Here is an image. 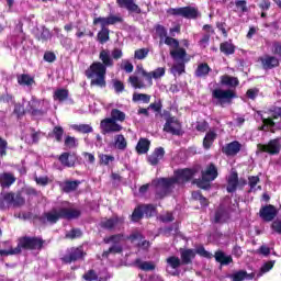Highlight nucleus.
<instances>
[{"label":"nucleus","instance_id":"11","mask_svg":"<svg viewBox=\"0 0 281 281\" xmlns=\"http://www.w3.org/2000/svg\"><path fill=\"white\" fill-rule=\"evenodd\" d=\"M259 216L266 223H271L278 216V209L273 204H267L260 209Z\"/></svg>","mask_w":281,"mask_h":281},{"label":"nucleus","instance_id":"42","mask_svg":"<svg viewBox=\"0 0 281 281\" xmlns=\"http://www.w3.org/2000/svg\"><path fill=\"white\" fill-rule=\"evenodd\" d=\"M124 251V248H122V245L120 244H113L108 250L102 252V258H109L111 254H122Z\"/></svg>","mask_w":281,"mask_h":281},{"label":"nucleus","instance_id":"28","mask_svg":"<svg viewBox=\"0 0 281 281\" xmlns=\"http://www.w3.org/2000/svg\"><path fill=\"white\" fill-rule=\"evenodd\" d=\"M14 203V193L7 192L0 194V210H5L9 205Z\"/></svg>","mask_w":281,"mask_h":281},{"label":"nucleus","instance_id":"23","mask_svg":"<svg viewBox=\"0 0 281 281\" xmlns=\"http://www.w3.org/2000/svg\"><path fill=\"white\" fill-rule=\"evenodd\" d=\"M180 261L182 265H192V260L196 258V251L192 248L180 250Z\"/></svg>","mask_w":281,"mask_h":281},{"label":"nucleus","instance_id":"43","mask_svg":"<svg viewBox=\"0 0 281 281\" xmlns=\"http://www.w3.org/2000/svg\"><path fill=\"white\" fill-rule=\"evenodd\" d=\"M110 119H112L116 123L124 122L126 120V113H124L120 109H112Z\"/></svg>","mask_w":281,"mask_h":281},{"label":"nucleus","instance_id":"7","mask_svg":"<svg viewBox=\"0 0 281 281\" xmlns=\"http://www.w3.org/2000/svg\"><path fill=\"white\" fill-rule=\"evenodd\" d=\"M179 183V178H160L157 180L158 188H161V192L156 193V199H165L166 195L172 192V188Z\"/></svg>","mask_w":281,"mask_h":281},{"label":"nucleus","instance_id":"62","mask_svg":"<svg viewBox=\"0 0 281 281\" xmlns=\"http://www.w3.org/2000/svg\"><path fill=\"white\" fill-rule=\"evenodd\" d=\"M165 45H168V47H173V49L179 47V40L172 37V36H167L164 40Z\"/></svg>","mask_w":281,"mask_h":281},{"label":"nucleus","instance_id":"36","mask_svg":"<svg viewBox=\"0 0 281 281\" xmlns=\"http://www.w3.org/2000/svg\"><path fill=\"white\" fill-rule=\"evenodd\" d=\"M220 52L225 56H232L233 54H236V45L232 42H223L220 44Z\"/></svg>","mask_w":281,"mask_h":281},{"label":"nucleus","instance_id":"2","mask_svg":"<svg viewBox=\"0 0 281 281\" xmlns=\"http://www.w3.org/2000/svg\"><path fill=\"white\" fill-rule=\"evenodd\" d=\"M80 210L76 209H68V207H60L58 211L56 209H53L52 212L44 213L45 218L48 223H52V225L58 223V221H74V218H80L81 216Z\"/></svg>","mask_w":281,"mask_h":281},{"label":"nucleus","instance_id":"50","mask_svg":"<svg viewBox=\"0 0 281 281\" xmlns=\"http://www.w3.org/2000/svg\"><path fill=\"white\" fill-rule=\"evenodd\" d=\"M267 114L271 115L272 120H281V106L273 105L267 110Z\"/></svg>","mask_w":281,"mask_h":281},{"label":"nucleus","instance_id":"41","mask_svg":"<svg viewBox=\"0 0 281 281\" xmlns=\"http://www.w3.org/2000/svg\"><path fill=\"white\" fill-rule=\"evenodd\" d=\"M54 100H58V102H65L66 100H69V90L67 89H57L55 90L53 94Z\"/></svg>","mask_w":281,"mask_h":281},{"label":"nucleus","instance_id":"3","mask_svg":"<svg viewBox=\"0 0 281 281\" xmlns=\"http://www.w3.org/2000/svg\"><path fill=\"white\" fill-rule=\"evenodd\" d=\"M45 241L42 237L38 236H22L18 239V251L21 254L22 251H41Z\"/></svg>","mask_w":281,"mask_h":281},{"label":"nucleus","instance_id":"37","mask_svg":"<svg viewBox=\"0 0 281 281\" xmlns=\"http://www.w3.org/2000/svg\"><path fill=\"white\" fill-rule=\"evenodd\" d=\"M210 71H212V68L207 63H202L198 65V68L195 69V76L196 78H205L210 75Z\"/></svg>","mask_w":281,"mask_h":281},{"label":"nucleus","instance_id":"55","mask_svg":"<svg viewBox=\"0 0 281 281\" xmlns=\"http://www.w3.org/2000/svg\"><path fill=\"white\" fill-rule=\"evenodd\" d=\"M115 161V157L106 154H99V164L101 166H109L110 162Z\"/></svg>","mask_w":281,"mask_h":281},{"label":"nucleus","instance_id":"58","mask_svg":"<svg viewBox=\"0 0 281 281\" xmlns=\"http://www.w3.org/2000/svg\"><path fill=\"white\" fill-rule=\"evenodd\" d=\"M209 128H210V123H207V121L203 120V121L196 122L195 131H198V133H205L207 132Z\"/></svg>","mask_w":281,"mask_h":281},{"label":"nucleus","instance_id":"47","mask_svg":"<svg viewBox=\"0 0 281 281\" xmlns=\"http://www.w3.org/2000/svg\"><path fill=\"white\" fill-rule=\"evenodd\" d=\"M166 262L168 265V267H171V269H179V267H181L182 261L179 257L177 256H170L166 259Z\"/></svg>","mask_w":281,"mask_h":281},{"label":"nucleus","instance_id":"40","mask_svg":"<svg viewBox=\"0 0 281 281\" xmlns=\"http://www.w3.org/2000/svg\"><path fill=\"white\" fill-rule=\"evenodd\" d=\"M144 218V206L142 204L137 205L132 215H131V221L132 223H139Z\"/></svg>","mask_w":281,"mask_h":281},{"label":"nucleus","instance_id":"60","mask_svg":"<svg viewBox=\"0 0 281 281\" xmlns=\"http://www.w3.org/2000/svg\"><path fill=\"white\" fill-rule=\"evenodd\" d=\"M274 266H276V260H270L265 262L260 268V276H262V273H269V271H271V269H273Z\"/></svg>","mask_w":281,"mask_h":281},{"label":"nucleus","instance_id":"34","mask_svg":"<svg viewBox=\"0 0 281 281\" xmlns=\"http://www.w3.org/2000/svg\"><path fill=\"white\" fill-rule=\"evenodd\" d=\"M221 85H223L224 87H232L233 89H236V87L240 85V81L236 77L223 75L221 77Z\"/></svg>","mask_w":281,"mask_h":281},{"label":"nucleus","instance_id":"45","mask_svg":"<svg viewBox=\"0 0 281 281\" xmlns=\"http://www.w3.org/2000/svg\"><path fill=\"white\" fill-rule=\"evenodd\" d=\"M82 229L71 228L69 232L66 233L65 238L67 240H76V238H82Z\"/></svg>","mask_w":281,"mask_h":281},{"label":"nucleus","instance_id":"31","mask_svg":"<svg viewBox=\"0 0 281 281\" xmlns=\"http://www.w3.org/2000/svg\"><path fill=\"white\" fill-rule=\"evenodd\" d=\"M97 41L101 45H104V43H109V41H111V31L109 27L101 25V30L97 34Z\"/></svg>","mask_w":281,"mask_h":281},{"label":"nucleus","instance_id":"15","mask_svg":"<svg viewBox=\"0 0 281 281\" xmlns=\"http://www.w3.org/2000/svg\"><path fill=\"white\" fill-rule=\"evenodd\" d=\"M240 148H243V145L238 140H233L222 147V153L226 157H236L240 153Z\"/></svg>","mask_w":281,"mask_h":281},{"label":"nucleus","instance_id":"22","mask_svg":"<svg viewBox=\"0 0 281 281\" xmlns=\"http://www.w3.org/2000/svg\"><path fill=\"white\" fill-rule=\"evenodd\" d=\"M260 63L262 65V69L266 71L269 69H276V67H280V60L276 56L260 57Z\"/></svg>","mask_w":281,"mask_h":281},{"label":"nucleus","instance_id":"49","mask_svg":"<svg viewBox=\"0 0 281 281\" xmlns=\"http://www.w3.org/2000/svg\"><path fill=\"white\" fill-rule=\"evenodd\" d=\"M128 82L134 89H146V85L142 80H139V77L137 76H131L128 78Z\"/></svg>","mask_w":281,"mask_h":281},{"label":"nucleus","instance_id":"16","mask_svg":"<svg viewBox=\"0 0 281 281\" xmlns=\"http://www.w3.org/2000/svg\"><path fill=\"white\" fill-rule=\"evenodd\" d=\"M41 106V101L36 99H32L31 101L27 102L26 105V113H30L32 117H43L45 115V111L42 109H38Z\"/></svg>","mask_w":281,"mask_h":281},{"label":"nucleus","instance_id":"64","mask_svg":"<svg viewBox=\"0 0 281 281\" xmlns=\"http://www.w3.org/2000/svg\"><path fill=\"white\" fill-rule=\"evenodd\" d=\"M83 280H86V281H97L98 280V274L95 273V270H93V269L88 270V272H86L83 274Z\"/></svg>","mask_w":281,"mask_h":281},{"label":"nucleus","instance_id":"17","mask_svg":"<svg viewBox=\"0 0 281 281\" xmlns=\"http://www.w3.org/2000/svg\"><path fill=\"white\" fill-rule=\"evenodd\" d=\"M116 5H119L123 10H127V12H132L134 14H142V8L135 3V0H116Z\"/></svg>","mask_w":281,"mask_h":281},{"label":"nucleus","instance_id":"29","mask_svg":"<svg viewBox=\"0 0 281 281\" xmlns=\"http://www.w3.org/2000/svg\"><path fill=\"white\" fill-rule=\"evenodd\" d=\"M233 281H244V280H254L256 278L255 273H247L246 270H239L229 276Z\"/></svg>","mask_w":281,"mask_h":281},{"label":"nucleus","instance_id":"14","mask_svg":"<svg viewBox=\"0 0 281 281\" xmlns=\"http://www.w3.org/2000/svg\"><path fill=\"white\" fill-rule=\"evenodd\" d=\"M124 223V217H121L119 215H113L110 218H106L105 221L100 222V227L102 229H108L109 232H113L115 227H120Z\"/></svg>","mask_w":281,"mask_h":281},{"label":"nucleus","instance_id":"6","mask_svg":"<svg viewBox=\"0 0 281 281\" xmlns=\"http://www.w3.org/2000/svg\"><path fill=\"white\" fill-rule=\"evenodd\" d=\"M168 14L171 16H182L183 19L195 20L199 19L201 13L198 8L194 7H180V8H171L168 10Z\"/></svg>","mask_w":281,"mask_h":281},{"label":"nucleus","instance_id":"30","mask_svg":"<svg viewBox=\"0 0 281 281\" xmlns=\"http://www.w3.org/2000/svg\"><path fill=\"white\" fill-rule=\"evenodd\" d=\"M215 260L216 262H220L222 267H227V265H232V262H234V258H232V255L227 256L222 250L215 252Z\"/></svg>","mask_w":281,"mask_h":281},{"label":"nucleus","instance_id":"1","mask_svg":"<svg viewBox=\"0 0 281 281\" xmlns=\"http://www.w3.org/2000/svg\"><path fill=\"white\" fill-rule=\"evenodd\" d=\"M85 74L91 80V87H106V68L100 61H93Z\"/></svg>","mask_w":281,"mask_h":281},{"label":"nucleus","instance_id":"33","mask_svg":"<svg viewBox=\"0 0 281 281\" xmlns=\"http://www.w3.org/2000/svg\"><path fill=\"white\" fill-rule=\"evenodd\" d=\"M134 266L140 269V271H155L157 268L153 261H142L139 258L134 261Z\"/></svg>","mask_w":281,"mask_h":281},{"label":"nucleus","instance_id":"9","mask_svg":"<svg viewBox=\"0 0 281 281\" xmlns=\"http://www.w3.org/2000/svg\"><path fill=\"white\" fill-rule=\"evenodd\" d=\"M257 150L259 153H267L268 155H280V150H281L280 138L270 139L268 144H262V143L257 144Z\"/></svg>","mask_w":281,"mask_h":281},{"label":"nucleus","instance_id":"10","mask_svg":"<svg viewBox=\"0 0 281 281\" xmlns=\"http://www.w3.org/2000/svg\"><path fill=\"white\" fill-rule=\"evenodd\" d=\"M122 128V125L114 122L111 117L103 119L100 122V130L102 135H109V133H120Z\"/></svg>","mask_w":281,"mask_h":281},{"label":"nucleus","instance_id":"52","mask_svg":"<svg viewBox=\"0 0 281 281\" xmlns=\"http://www.w3.org/2000/svg\"><path fill=\"white\" fill-rule=\"evenodd\" d=\"M186 63L187 61H178L173 64L171 67V72L178 74V76H181V74H186Z\"/></svg>","mask_w":281,"mask_h":281},{"label":"nucleus","instance_id":"27","mask_svg":"<svg viewBox=\"0 0 281 281\" xmlns=\"http://www.w3.org/2000/svg\"><path fill=\"white\" fill-rule=\"evenodd\" d=\"M16 182V178L14 175L10 172H3L0 175V186L1 188H10Z\"/></svg>","mask_w":281,"mask_h":281},{"label":"nucleus","instance_id":"24","mask_svg":"<svg viewBox=\"0 0 281 281\" xmlns=\"http://www.w3.org/2000/svg\"><path fill=\"white\" fill-rule=\"evenodd\" d=\"M80 183V180H66L59 184V188L61 192H65V194H69L70 192H76Z\"/></svg>","mask_w":281,"mask_h":281},{"label":"nucleus","instance_id":"12","mask_svg":"<svg viewBox=\"0 0 281 281\" xmlns=\"http://www.w3.org/2000/svg\"><path fill=\"white\" fill-rule=\"evenodd\" d=\"M98 23H100V25H103V26L106 27L109 25H115L117 23H124V18L120 16V15H113V14H110L106 18H102V16L94 18L93 19V25H98Z\"/></svg>","mask_w":281,"mask_h":281},{"label":"nucleus","instance_id":"21","mask_svg":"<svg viewBox=\"0 0 281 281\" xmlns=\"http://www.w3.org/2000/svg\"><path fill=\"white\" fill-rule=\"evenodd\" d=\"M194 175H196V171H194V169L184 168L176 171V179H178V183L179 181L188 183V181H192Z\"/></svg>","mask_w":281,"mask_h":281},{"label":"nucleus","instance_id":"44","mask_svg":"<svg viewBox=\"0 0 281 281\" xmlns=\"http://www.w3.org/2000/svg\"><path fill=\"white\" fill-rule=\"evenodd\" d=\"M122 240H124V234H115L103 238V243L105 245H109L111 243H113V245H120Z\"/></svg>","mask_w":281,"mask_h":281},{"label":"nucleus","instance_id":"56","mask_svg":"<svg viewBox=\"0 0 281 281\" xmlns=\"http://www.w3.org/2000/svg\"><path fill=\"white\" fill-rule=\"evenodd\" d=\"M150 49L148 48H139L134 52V58L136 60H144L149 54Z\"/></svg>","mask_w":281,"mask_h":281},{"label":"nucleus","instance_id":"8","mask_svg":"<svg viewBox=\"0 0 281 281\" xmlns=\"http://www.w3.org/2000/svg\"><path fill=\"white\" fill-rule=\"evenodd\" d=\"M85 258V250L82 247H71L68 248L66 254L61 257V262L64 265H71V262H78Z\"/></svg>","mask_w":281,"mask_h":281},{"label":"nucleus","instance_id":"26","mask_svg":"<svg viewBox=\"0 0 281 281\" xmlns=\"http://www.w3.org/2000/svg\"><path fill=\"white\" fill-rule=\"evenodd\" d=\"M216 137H218V134H216L215 131L210 130L203 138V148L210 150L214 142H216Z\"/></svg>","mask_w":281,"mask_h":281},{"label":"nucleus","instance_id":"63","mask_svg":"<svg viewBox=\"0 0 281 281\" xmlns=\"http://www.w3.org/2000/svg\"><path fill=\"white\" fill-rule=\"evenodd\" d=\"M126 240H130L131 243H135L136 240H144V235L139 231H135L126 237Z\"/></svg>","mask_w":281,"mask_h":281},{"label":"nucleus","instance_id":"5","mask_svg":"<svg viewBox=\"0 0 281 281\" xmlns=\"http://www.w3.org/2000/svg\"><path fill=\"white\" fill-rule=\"evenodd\" d=\"M161 117L166 120V123L164 125L165 133H170L171 135H181V122H179V119L177 116H172L170 111L164 110L161 113Z\"/></svg>","mask_w":281,"mask_h":281},{"label":"nucleus","instance_id":"53","mask_svg":"<svg viewBox=\"0 0 281 281\" xmlns=\"http://www.w3.org/2000/svg\"><path fill=\"white\" fill-rule=\"evenodd\" d=\"M27 113L25 106L21 103H15L13 109V114L16 115L18 120H21Z\"/></svg>","mask_w":281,"mask_h":281},{"label":"nucleus","instance_id":"54","mask_svg":"<svg viewBox=\"0 0 281 281\" xmlns=\"http://www.w3.org/2000/svg\"><path fill=\"white\" fill-rule=\"evenodd\" d=\"M25 205V198L21 192H18L16 194L13 193V207H23Z\"/></svg>","mask_w":281,"mask_h":281},{"label":"nucleus","instance_id":"48","mask_svg":"<svg viewBox=\"0 0 281 281\" xmlns=\"http://www.w3.org/2000/svg\"><path fill=\"white\" fill-rule=\"evenodd\" d=\"M143 214L146 215L147 218L155 216V212H157V206L154 204H142Z\"/></svg>","mask_w":281,"mask_h":281},{"label":"nucleus","instance_id":"13","mask_svg":"<svg viewBox=\"0 0 281 281\" xmlns=\"http://www.w3.org/2000/svg\"><path fill=\"white\" fill-rule=\"evenodd\" d=\"M58 161L64 168H74L78 161V155L76 153L64 151L58 156Z\"/></svg>","mask_w":281,"mask_h":281},{"label":"nucleus","instance_id":"39","mask_svg":"<svg viewBox=\"0 0 281 281\" xmlns=\"http://www.w3.org/2000/svg\"><path fill=\"white\" fill-rule=\"evenodd\" d=\"M34 82H36L34 77L29 74L18 75V85H21L22 87H32Z\"/></svg>","mask_w":281,"mask_h":281},{"label":"nucleus","instance_id":"57","mask_svg":"<svg viewBox=\"0 0 281 281\" xmlns=\"http://www.w3.org/2000/svg\"><path fill=\"white\" fill-rule=\"evenodd\" d=\"M63 135H65V130L63 128V126H55L53 128V136L55 137L56 142H63Z\"/></svg>","mask_w":281,"mask_h":281},{"label":"nucleus","instance_id":"18","mask_svg":"<svg viewBox=\"0 0 281 281\" xmlns=\"http://www.w3.org/2000/svg\"><path fill=\"white\" fill-rule=\"evenodd\" d=\"M201 175L202 179H205L206 181H215L218 177V168H216L214 162H211L206 166L205 170L201 171Z\"/></svg>","mask_w":281,"mask_h":281},{"label":"nucleus","instance_id":"51","mask_svg":"<svg viewBox=\"0 0 281 281\" xmlns=\"http://www.w3.org/2000/svg\"><path fill=\"white\" fill-rule=\"evenodd\" d=\"M72 128L74 131H77V133H83V134L93 133V127L89 124L74 125Z\"/></svg>","mask_w":281,"mask_h":281},{"label":"nucleus","instance_id":"25","mask_svg":"<svg viewBox=\"0 0 281 281\" xmlns=\"http://www.w3.org/2000/svg\"><path fill=\"white\" fill-rule=\"evenodd\" d=\"M236 190H238V171H232L227 179L226 191L233 194Z\"/></svg>","mask_w":281,"mask_h":281},{"label":"nucleus","instance_id":"32","mask_svg":"<svg viewBox=\"0 0 281 281\" xmlns=\"http://www.w3.org/2000/svg\"><path fill=\"white\" fill-rule=\"evenodd\" d=\"M99 59L101 60V64L104 65L105 69L106 67H113V58L111 57V52L109 49H102L99 54Z\"/></svg>","mask_w":281,"mask_h":281},{"label":"nucleus","instance_id":"38","mask_svg":"<svg viewBox=\"0 0 281 281\" xmlns=\"http://www.w3.org/2000/svg\"><path fill=\"white\" fill-rule=\"evenodd\" d=\"M154 30H155L156 36H158V38L160 40L159 45H164V41L168 36V29H166V26L161 24H156L154 26Z\"/></svg>","mask_w":281,"mask_h":281},{"label":"nucleus","instance_id":"20","mask_svg":"<svg viewBox=\"0 0 281 281\" xmlns=\"http://www.w3.org/2000/svg\"><path fill=\"white\" fill-rule=\"evenodd\" d=\"M170 56L176 63H189L188 52L186 48L178 46L176 49L170 50ZM180 60V61H179Z\"/></svg>","mask_w":281,"mask_h":281},{"label":"nucleus","instance_id":"46","mask_svg":"<svg viewBox=\"0 0 281 281\" xmlns=\"http://www.w3.org/2000/svg\"><path fill=\"white\" fill-rule=\"evenodd\" d=\"M114 144H115V147L117 148V150H126V147L128 146L126 138L122 134H119L115 136Z\"/></svg>","mask_w":281,"mask_h":281},{"label":"nucleus","instance_id":"35","mask_svg":"<svg viewBox=\"0 0 281 281\" xmlns=\"http://www.w3.org/2000/svg\"><path fill=\"white\" fill-rule=\"evenodd\" d=\"M150 150V140L148 138H139L136 145V153L138 155H146Z\"/></svg>","mask_w":281,"mask_h":281},{"label":"nucleus","instance_id":"19","mask_svg":"<svg viewBox=\"0 0 281 281\" xmlns=\"http://www.w3.org/2000/svg\"><path fill=\"white\" fill-rule=\"evenodd\" d=\"M165 156L166 149H164V147H158L155 148L154 151L147 157V161L150 164V166H158L159 161H161Z\"/></svg>","mask_w":281,"mask_h":281},{"label":"nucleus","instance_id":"4","mask_svg":"<svg viewBox=\"0 0 281 281\" xmlns=\"http://www.w3.org/2000/svg\"><path fill=\"white\" fill-rule=\"evenodd\" d=\"M212 98L213 100H217V104L223 109L225 104H232L233 100L238 98V94H236V90L234 89L223 90L217 88L212 91Z\"/></svg>","mask_w":281,"mask_h":281},{"label":"nucleus","instance_id":"61","mask_svg":"<svg viewBox=\"0 0 281 281\" xmlns=\"http://www.w3.org/2000/svg\"><path fill=\"white\" fill-rule=\"evenodd\" d=\"M260 183V177L258 176H249L248 177V186L250 188L249 192H252V190H256V186Z\"/></svg>","mask_w":281,"mask_h":281},{"label":"nucleus","instance_id":"59","mask_svg":"<svg viewBox=\"0 0 281 281\" xmlns=\"http://www.w3.org/2000/svg\"><path fill=\"white\" fill-rule=\"evenodd\" d=\"M226 214L227 212L225 211V209H217L215 211L214 223H223V220L225 218Z\"/></svg>","mask_w":281,"mask_h":281}]
</instances>
